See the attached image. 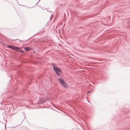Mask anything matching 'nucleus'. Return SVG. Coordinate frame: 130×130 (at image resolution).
<instances>
[{
    "label": "nucleus",
    "instance_id": "f257e3e1",
    "mask_svg": "<svg viewBox=\"0 0 130 130\" xmlns=\"http://www.w3.org/2000/svg\"><path fill=\"white\" fill-rule=\"evenodd\" d=\"M7 46L8 47H9L11 49L15 50L19 52H23V51L22 50L21 48L17 47L10 45H7Z\"/></svg>",
    "mask_w": 130,
    "mask_h": 130
},
{
    "label": "nucleus",
    "instance_id": "f03ea898",
    "mask_svg": "<svg viewBox=\"0 0 130 130\" xmlns=\"http://www.w3.org/2000/svg\"><path fill=\"white\" fill-rule=\"evenodd\" d=\"M59 80L61 83V84L65 88H68V85L61 78H59Z\"/></svg>",
    "mask_w": 130,
    "mask_h": 130
},
{
    "label": "nucleus",
    "instance_id": "7ed1b4c3",
    "mask_svg": "<svg viewBox=\"0 0 130 130\" xmlns=\"http://www.w3.org/2000/svg\"><path fill=\"white\" fill-rule=\"evenodd\" d=\"M53 67L54 71L56 73L57 75H59L60 74L59 73H61V71L60 68H59L57 67H56L54 65L53 66Z\"/></svg>",
    "mask_w": 130,
    "mask_h": 130
},
{
    "label": "nucleus",
    "instance_id": "20e7f679",
    "mask_svg": "<svg viewBox=\"0 0 130 130\" xmlns=\"http://www.w3.org/2000/svg\"><path fill=\"white\" fill-rule=\"evenodd\" d=\"M40 103H43L45 101L44 99H40Z\"/></svg>",
    "mask_w": 130,
    "mask_h": 130
},
{
    "label": "nucleus",
    "instance_id": "39448f33",
    "mask_svg": "<svg viewBox=\"0 0 130 130\" xmlns=\"http://www.w3.org/2000/svg\"><path fill=\"white\" fill-rule=\"evenodd\" d=\"M25 49L27 51H28L30 50V48L29 47H26L25 48Z\"/></svg>",
    "mask_w": 130,
    "mask_h": 130
},
{
    "label": "nucleus",
    "instance_id": "423d86ee",
    "mask_svg": "<svg viewBox=\"0 0 130 130\" xmlns=\"http://www.w3.org/2000/svg\"><path fill=\"white\" fill-rule=\"evenodd\" d=\"M89 92H90V91H89L88 92V93H89Z\"/></svg>",
    "mask_w": 130,
    "mask_h": 130
}]
</instances>
